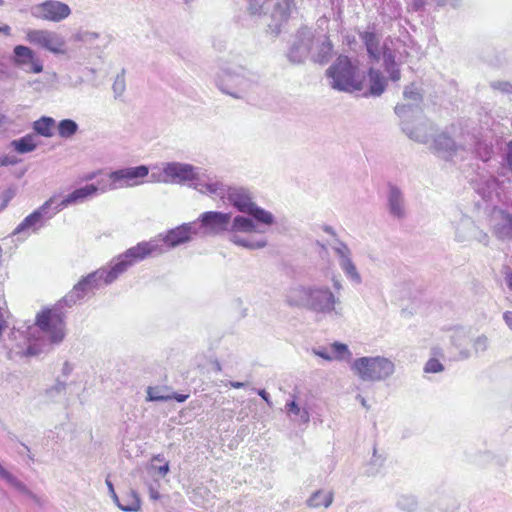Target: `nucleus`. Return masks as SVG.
Wrapping results in <instances>:
<instances>
[{"label":"nucleus","mask_w":512,"mask_h":512,"mask_svg":"<svg viewBox=\"0 0 512 512\" xmlns=\"http://www.w3.org/2000/svg\"><path fill=\"white\" fill-rule=\"evenodd\" d=\"M506 281H507L509 288L512 290V271L511 270H509L506 273Z\"/></svg>","instance_id":"c03bdc74"},{"label":"nucleus","mask_w":512,"mask_h":512,"mask_svg":"<svg viewBox=\"0 0 512 512\" xmlns=\"http://www.w3.org/2000/svg\"><path fill=\"white\" fill-rule=\"evenodd\" d=\"M38 11L42 19L53 22L67 18L71 13L67 4L56 0H47L39 4Z\"/></svg>","instance_id":"6e6552de"},{"label":"nucleus","mask_w":512,"mask_h":512,"mask_svg":"<svg viewBox=\"0 0 512 512\" xmlns=\"http://www.w3.org/2000/svg\"><path fill=\"white\" fill-rule=\"evenodd\" d=\"M130 266H132L131 261L122 254L119 256L117 263H115L110 270L101 272L100 277L103 278L105 283H111Z\"/></svg>","instance_id":"4468645a"},{"label":"nucleus","mask_w":512,"mask_h":512,"mask_svg":"<svg viewBox=\"0 0 512 512\" xmlns=\"http://www.w3.org/2000/svg\"><path fill=\"white\" fill-rule=\"evenodd\" d=\"M352 369L364 381H380L393 374L394 364L383 357H362L354 361Z\"/></svg>","instance_id":"f03ea898"},{"label":"nucleus","mask_w":512,"mask_h":512,"mask_svg":"<svg viewBox=\"0 0 512 512\" xmlns=\"http://www.w3.org/2000/svg\"><path fill=\"white\" fill-rule=\"evenodd\" d=\"M171 399H172V397L169 394H167V395L160 394L158 391V388L148 387V389H147V400L148 401H168Z\"/></svg>","instance_id":"2f4dec72"},{"label":"nucleus","mask_w":512,"mask_h":512,"mask_svg":"<svg viewBox=\"0 0 512 512\" xmlns=\"http://www.w3.org/2000/svg\"><path fill=\"white\" fill-rule=\"evenodd\" d=\"M10 145L19 154H25V153L32 152L37 147L35 138L31 134H27L20 139L13 140Z\"/></svg>","instance_id":"412c9836"},{"label":"nucleus","mask_w":512,"mask_h":512,"mask_svg":"<svg viewBox=\"0 0 512 512\" xmlns=\"http://www.w3.org/2000/svg\"><path fill=\"white\" fill-rule=\"evenodd\" d=\"M172 399L176 400L177 402H184L189 398V394H178L175 393L173 395H170Z\"/></svg>","instance_id":"ea45409f"},{"label":"nucleus","mask_w":512,"mask_h":512,"mask_svg":"<svg viewBox=\"0 0 512 512\" xmlns=\"http://www.w3.org/2000/svg\"><path fill=\"white\" fill-rule=\"evenodd\" d=\"M360 38L365 44L367 52L374 60L380 59V42L374 32L365 31L360 34Z\"/></svg>","instance_id":"a211bd4d"},{"label":"nucleus","mask_w":512,"mask_h":512,"mask_svg":"<svg viewBox=\"0 0 512 512\" xmlns=\"http://www.w3.org/2000/svg\"><path fill=\"white\" fill-rule=\"evenodd\" d=\"M335 287H336V288H339V284H338V282H335Z\"/></svg>","instance_id":"13d9d810"},{"label":"nucleus","mask_w":512,"mask_h":512,"mask_svg":"<svg viewBox=\"0 0 512 512\" xmlns=\"http://www.w3.org/2000/svg\"><path fill=\"white\" fill-rule=\"evenodd\" d=\"M325 231H327V232H329V233H332L331 228H328V227H326V228H325Z\"/></svg>","instance_id":"3c124183"},{"label":"nucleus","mask_w":512,"mask_h":512,"mask_svg":"<svg viewBox=\"0 0 512 512\" xmlns=\"http://www.w3.org/2000/svg\"><path fill=\"white\" fill-rule=\"evenodd\" d=\"M148 173L149 169L145 165L113 171L109 174L111 188L138 186L143 183V179L148 176Z\"/></svg>","instance_id":"39448f33"},{"label":"nucleus","mask_w":512,"mask_h":512,"mask_svg":"<svg viewBox=\"0 0 512 512\" xmlns=\"http://www.w3.org/2000/svg\"><path fill=\"white\" fill-rule=\"evenodd\" d=\"M247 214L252 215L257 221L267 225H270L273 222V216L269 212L258 208L254 203L252 205L251 211H248Z\"/></svg>","instance_id":"cd10ccee"},{"label":"nucleus","mask_w":512,"mask_h":512,"mask_svg":"<svg viewBox=\"0 0 512 512\" xmlns=\"http://www.w3.org/2000/svg\"><path fill=\"white\" fill-rule=\"evenodd\" d=\"M327 77L332 79V88L344 91H361L364 87V76L359 73V67L348 56L340 55L327 69Z\"/></svg>","instance_id":"f257e3e1"},{"label":"nucleus","mask_w":512,"mask_h":512,"mask_svg":"<svg viewBox=\"0 0 512 512\" xmlns=\"http://www.w3.org/2000/svg\"><path fill=\"white\" fill-rule=\"evenodd\" d=\"M152 461H159V462H162L164 461V459L160 456V455H157V456H154Z\"/></svg>","instance_id":"09e8293b"},{"label":"nucleus","mask_w":512,"mask_h":512,"mask_svg":"<svg viewBox=\"0 0 512 512\" xmlns=\"http://www.w3.org/2000/svg\"><path fill=\"white\" fill-rule=\"evenodd\" d=\"M361 403H362V405H364V406L366 405V402H365V400H364L363 398L361 399Z\"/></svg>","instance_id":"603ef678"},{"label":"nucleus","mask_w":512,"mask_h":512,"mask_svg":"<svg viewBox=\"0 0 512 512\" xmlns=\"http://www.w3.org/2000/svg\"><path fill=\"white\" fill-rule=\"evenodd\" d=\"M0 32L8 36L11 33V28L8 25L0 26Z\"/></svg>","instance_id":"37998d69"},{"label":"nucleus","mask_w":512,"mask_h":512,"mask_svg":"<svg viewBox=\"0 0 512 512\" xmlns=\"http://www.w3.org/2000/svg\"><path fill=\"white\" fill-rule=\"evenodd\" d=\"M507 161L512 167V141L508 144Z\"/></svg>","instance_id":"79ce46f5"},{"label":"nucleus","mask_w":512,"mask_h":512,"mask_svg":"<svg viewBox=\"0 0 512 512\" xmlns=\"http://www.w3.org/2000/svg\"><path fill=\"white\" fill-rule=\"evenodd\" d=\"M334 500V493L332 491H325L319 489L312 493L307 500V506L310 508H328Z\"/></svg>","instance_id":"dca6fc26"},{"label":"nucleus","mask_w":512,"mask_h":512,"mask_svg":"<svg viewBox=\"0 0 512 512\" xmlns=\"http://www.w3.org/2000/svg\"><path fill=\"white\" fill-rule=\"evenodd\" d=\"M35 324L51 343H60L65 337L64 313L56 308H45L37 316Z\"/></svg>","instance_id":"7ed1b4c3"},{"label":"nucleus","mask_w":512,"mask_h":512,"mask_svg":"<svg viewBox=\"0 0 512 512\" xmlns=\"http://www.w3.org/2000/svg\"><path fill=\"white\" fill-rule=\"evenodd\" d=\"M3 3H4V1H3V0H0V6H2V5H3Z\"/></svg>","instance_id":"bf43d9fd"},{"label":"nucleus","mask_w":512,"mask_h":512,"mask_svg":"<svg viewBox=\"0 0 512 512\" xmlns=\"http://www.w3.org/2000/svg\"><path fill=\"white\" fill-rule=\"evenodd\" d=\"M503 318H504L506 324L512 330V312L511 311L505 312L504 315H503Z\"/></svg>","instance_id":"a19ab883"},{"label":"nucleus","mask_w":512,"mask_h":512,"mask_svg":"<svg viewBox=\"0 0 512 512\" xmlns=\"http://www.w3.org/2000/svg\"><path fill=\"white\" fill-rule=\"evenodd\" d=\"M386 70L389 72L391 80L398 81L400 79V70L395 68L394 61H392L391 67L387 66Z\"/></svg>","instance_id":"f704fd0d"},{"label":"nucleus","mask_w":512,"mask_h":512,"mask_svg":"<svg viewBox=\"0 0 512 512\" xmlns=\"http://www.w3.org/2000/svg\"><path fill=\"white\" fill-rule=\"evenodd\" d=\"M228 199L239 211L244 213L251 211L253 202L245 192L240 190H233L229 192Z\"/></svg>","instance_id":"f3484780"},{"label":"nucleus","mask_w":512,"mask_h":512,"mask_svg":"<svg viewBox=\"0 0 512 512\" xmlns=\"http://www.w3.org/2000/svg\"><path fill=\"white\" fill-rule=\"evenodd\" d=\"M230 219V214L214 211L205 212L200 216L202 226L214 234L226 231L230 224Z\"/></svg>","instance_id":"1a4fd4ad"},{"label":"nucleus","mask_w":512,"mask_h":512,"mask_svg":"<svg viewBox=\"0 0 512 512\" xmlns=\"http://www.w3.org/2000/svg\"><path fill=\"white\" fill-rule=\"evenodd\" d=\"M233 386L236 387V388H239V387L242 386V383H235V384H233Z\"/></svg>","instance_id":"8fccbe9b"},{"label":"nucleus","mask_w":512,"mask_h":512,"mask_svg":"<svg viewBox=\"0 0 512 512\" xmlns=\"http://www.w3.org/2000/svg\"><path fill=\"white\" fill-rule=\"evenodd\" d=\"M491 156V149L485 148V154L482 156V159L487 161Z\"/></svg>","instance_id":"49530a36"},{"label":"nucleus","mask_w":512,"mask_h":512,"mask_svg":"<svg viewBox=\"0 0 512 512\" xmlns=\"http://www.w3.org/2000/svg\"><path fill=\"white\" fill-rule=\"evenodd\" d=\"M97 186L93 184L86 185L79 189L74 190L72 193L67 195L55 208V213L67 207L71 203L83 201L84 199L94 195L97 192Z\"/></svg>","instance_id":"f8f14e48"},{"label":"nucleus","mask_w":512,"mask_h":512,"mask_svg":"<svg viewBox=\"0 0 512 512\" xmlns=\"http://www.w3.org/2000/svg\"><path fill=\"white\" fill-rule=\"evenodd\" d=\"M444 370V366L440 363L438 359L431 358L429 359L424 367V371L426 373H439Z\"/></svg>","instance_id":"473e14b6"},{"label":"nucleus","mask_w":512,"mask_h":512,"mask_svg":"<svg viewBox=\"0 0 512 512\" xmlns=\"http://www.w3.org/2000/svg\"><path fill=\"white\" fill-rule=\"evenodd\" d=\"M290 304H291V305H294V304L296 305V304H297V302H296V301H294V302H293V301H290Z\"/></svg>","instance_id":"6e6d98bb"},{"label":"nucleus","mask_w":512,"mask_h":512,"mask_svg":"<svg viewBox=\"0 0 512 512\" xmlns=\"http://www.w3.org/2000/svg\"><path fill=\"white\" fill-rule=\"evenodd\" d=\"M156 249V246L151 244L150 242H141L136 246L129 248L126 250L125 257L131 261V264L141 261L151 255Z\"/></svg>","instance_id":"ddd939ff"},{"label":"nucleus","mask_w":512,"mask_h":512,"mask_svg":"<svg viewBox=\"0 0 512 512\" xmlns=\"http://www.w3.org/2000/svg\"><path fill=\"white\" fill-rule=\"evenodd\" d=\"M501 223L495 227L496 235L501 239L512 238V215L501 211Z\"/></svg>","instance_id":"4be33fe9"},{"label":"nucleus","mask_w":512,"mask_h":512,"mask_svg":"<svg viewBox=\"0 0 512 512\" xmlns=\"http://www.w3.org/2000/svg\"><path fill=\"white\" fill-rule=\"evenodd\" d=\"M166 181L182 183L194 180V168L188 164L168 163L163 169Z\"/></svg>","instance_id":"9d476101"},{"label":"nucleus","mask_w":512,"mask_h":512,"mask_svg":"<svg viewBox=\"0 0 512 512\" xmlns=\"http://www.w3.org/2000/svg\"><path fill=\"white\" fill-rule=\"evenodd\" d=\"M117 500L118 507L127 512L138 511L141 507L140 499L134 491H128L121 495L120 499Z\"/></svg>","instance_id":"6ab92c4d"},{"label":"nucleus","mask_w":512,"mask_h":512,"mask_svg":"<svg viewBox=\"0 0 512 512\" xmlns=\"http://www.w3.org/2000/svg\"><path fill=\"white\" fill-rule=\"evenodd\" d=\"M404 98L413 102H420L422 100L421 92L413 84L404 90Z\"/></svg>","instance_id":"7c9ffc66"},{"label":"nucleus","mask_w":512,"mask_h":512,"mask_svg":"<svg viewBox=\"0 0 512 512\" xmlns=\"http://www.w3.org/2000/svg\"><path fill=\"white\" fill-rule=\"evenodd\" d=\"M196 189L203 194L215 195L220 197H223L225 195L224 185L217 181L211 183H198Z\"/></svg>","instance_id":"b1692460"},{"label":"nucleus","mask_w":512,"mask_h":512,"mask_svg":"<svg viewBox=\"0 0 512 512\" xmlns=\"http://www.w3.org/2000/svg\"><path fill=\"white\" fill-rule=\"evenodd\" d=\"M34 131L44 137L53 136L55 120L51 117H42L33 123Z\"/></svg>","instance_id":"5701e85b"},{"label":"nucleus","mask_w":512,"mask_h":512,"mask_svg":"<svg viewBox=\"0 0 512 512\" xmlns=\"http://www.w3.org/2000/svg\"><path fill=\"white\" fill-rule=\"evenodd\" d=\"M0 476L6 480L9 484L20 491H25V485L16 479L10 472H8L1 464H0Z\"/></svg>","instance_id":"c85d7f7f"},{"label":"nucleus","mask_w":512,"mask_h":512,"mask_svg":"<svg viewBox=\"0 0 512 512\" xmlns=\"http://www.w3.org/2000/svg\"><path fill=\"white\" fill-rule=\"evenodd\" d=\"M389 204L391 212L397 216H402V198L398 189L392 188L389 196Z\"/></svg>","instance_id":"393cba45"},{"label":"nucleus","mask_w":512,"mask_h":512,"mask_svg":"<svg viewBox=\"0 0 512 512\" xmlns=\"http://www.w3.org/2000/svg\"><path fill=\"white\" fill-rule=\"evenodd\" d=\"M54 198H50L37 210L26 216L23 221L16 227L15 233H21L24 231H36L43 225V216L46 214L47 209L53 203Z\"/></svg>","instance_id":"9b49d317"},{"label":"nucleus","mask_w":512,"mask_h":512,"mask_svg":"<svg viewBox=\"0 0 512 512\" xmlns=\"http://www.w3.org/2000/svg\"><path fill=\"white\" fill-rule=\"evenodd\" d=\"M108 485H109L110 489L113 490L112 484L108 482Z\"/></svg>","instance_id":"4d7b16f0"},{"label":"nucleus","mask_w":512,"mask_h":512,"mask_svg":"<svg viewBox=\"0 0 512 512\" xmlns=\"http://www.w3.org/2000/svg\"><path fill=\"white\" fill-rule=\"evenodd\" d=\"M322 357L326 358V359H330L329 356H325L324 354H320Z\"/></svg>","instance_id":"864d4df0"},{"label":"nucleus","mask_w":512,"mask_h":512,"mask_svg":"<svg viewBox=\"0 0 512 512\" xmlns=\"http://www.w3.org/2000/svg\"><path fill=\"white\" fill-rule=\"evenodd\" d=\"M77 131V124L70 119L60 121L58 125V133L63 138H69Z\"/></svg>","instance_id":"a878e982"},{"label":"nucleus","mask_w":512,"mask_h":512,"mask_svg":"<svg viewBox=\"0 0 512 512\" xmlns=\"http://www.w3.org/2000/svg\"><path fill=\"white\" fill-rule=\"evenodd\" d=\"M264 394H265V392H262V393H261V396H262L264 399H266V395H264Z\"/></svg>","instance_id":"5fc2aeb1"},{"label":"nucleus","mask_w":512,"mask_h":512,"mask_svg":"<svg viewBox=\"0 0 512 512\" xmlns=\"http://www.w3.org/2000/svg\"><path fill=\"white\" fill-rule=\"evenodd\" d=\"M370 81V93L372 95H381L386 87V81L380 71L370 68L368 71Z\"/></svg>","instance_id":"aec40b11"},{"label":"nucleus","mask_w":512,"mask_h":512,"mask_svg":"<svg viewBox=\"0 0 512 512\" xmlns=\"http://www.w3.org/2000/svg\"><path fill=\"white\" fill-rule=\"evenodd\" d=\"M153 469L156 470L160 475L165 476L169 472V463L164 461L160 466L153 465Z\"/></svg>","instance_id":"e433bc0d"},{"label":"nucleus","mask_w":512,"mask_h":512,"mask_svg":"<svg viewBox=\"0 0 512 512\" xmlns=\"http://www.w3.org/2000/svg\"><path fill=\"white\" fill-rule=\"evenodd\" d=\"M286 411L288 414L298 416L301 414V409L295 401L286 404Z\"/></svg>","instance_id":"72a5a7b5"},{"label":"nucleus","mask_w":512,"mask_h":512,"mask_svg":"<svg viewBox=\"0 0 512 512\" xmlns=\"http://www.w3.org/2000/svg\"><path fill=\"white\" fill-rule=\"evenodd\" d=\"M332 348L338 354H343V353L347 352V346L345 344L334 343L332 345Z\"/></svg>","instance_id":"58836bf2"},{"label":"nucleus","mask_w":512,"mask_h":512,"mask_svg":"<svg viewBox=\"0 0 512 512\" xmlns=\"http://www.w3.org/2000/svg\"><path fill=\"white\" fill-rule=\"evenodd\" d=\"M297 296L306 297L310 309L317 312H331L335 307V297L328 288L306 289L295 291Z\"/></svg>","instance_id":"20e7f679"},{"label":"nucleus","mask_w":512,"mask_h":512,"mask_svg":"<svg viewBox=\"0 0 512 512\" xmlns=\"http://www.w3.org/2000/svg\"><path fill=\"white\" fill-rule=\"evenodd\" d=\"M150 497L154 500H157L160 498V494L158 491L154 490V489H150Z\"/></svg>","instance_id":"a18cd8bd"},{"label":"nucleus","mask_w":512,"mask_h":512,"mask_svg":"<svg viewBox=\"0 0 512 512\" xmlns=\"http://www.w3.org/2000/svg\"><path fill=\"white\" fill-rule=\"evenodd\" d=\"M232 228L235 231L252 232L255 230V225L251 219L242 216H237L234 218Z\"/></svg>","instance_id":"bb28decb"},{"label":"nucleus","mask_w":512,"mask_h":512,"mask_svg":"<svg viewBox=\"0 0 512 512\" xmlns=\"http://www.w3.org/2000/svg\"><path fill=\"white\" fill-rule=\"evenodd\" d=\"M14 63L20 67L28 66L27 71L30 73L39 74L43 71L42 61L36 56L35 52L27 46H15Z\"/></svg>","instance_id":"0eeeda50"},{"label":"nucleus","mask_w":512,"mask_h":512,"mask_svg":"<svg viewBox=\"0 0 512 512\" xmlns=\"http://www.w3.org/2000/svg\"><path fill=\"white\" fill-rule=\"evenodd\" d=\"M294 0H284L285 7L282 8L280 4L275 7V13L279 15L282 20H287L290 17Z\"/></svg>","instance_id":"c756f323"},{"label":"nucleus","mask_w":512,"mask_h":512,"mask_svg":"<svg viewBox=\"0 0 512 512\" xmlns=\"http://www.w3.org/2000/svg\"><path fill=\"white\" fill-rule=\"evenodd\" d=\"M301 418L304 420V422H308L309 421V414L307 411H303L302 414H301Z\"/></svg>","instance_id":"de8ad7c7"},{"label":"nucleus","mask_w":512,"mask_h":512,"mask_svg":"<svg viewBox=\"0 0 512 512\" xmlns=\"http://www.w3.org/2000/svg\"><path fill=\"white\" fill-rule=\"evenodd\" d=\"M26 39L29 43L53 53L63 52L65 46L64 39L56 32L49 30H29L26 33Z\"/></svg>","instance_id":"423d86ee"},{"label":"nucleus","mask_w":512,"mask_h":512,"mask_svg":"<svg viewBox=\"0 0 512 512\" xmlns=\"http://www.w3.org/2000/svg\"><path fill=\"white\" fill-rule=\"evenodd\" d=\"M233 242L238 244V245H242V246H245V247H249V248H257V247H262L265 245V243H259V244H256V245H253V244H248L246 242H244L243 240L235 237L233 239Z\"/></svg>","instance_id":"4c0bfd02"},{"label":"nucleus","mask_w":512,"mask_h":512,"mask_svg":"<svg viewBox=\"0 0 512 512\" xmlns=\"http://www.w3.org/2000/svg\"><path fill=\"white\" fill-rule=\"evenodd\" d=\"M17 162H18L17 159L14 158V157H9L7 155H4V156L0 157V166L14 165Z\"/></svg>","instance_id":"c9c22d12"},{"label":"nucleus","mask_w":512,"mask_h":512,"mask_svg":"<svg viewBox=\"0 0 512 512\" xmlns=\"http://www.w3.org/2000/svg\"><path fill=\"white\" fill-rule=\"evenodd\" d=\"M190 240V228L188 226H180L169 231L163 241L167 247H175Z\"/></svg>","instance_id":"2eb2a0df"}]
</instances>
